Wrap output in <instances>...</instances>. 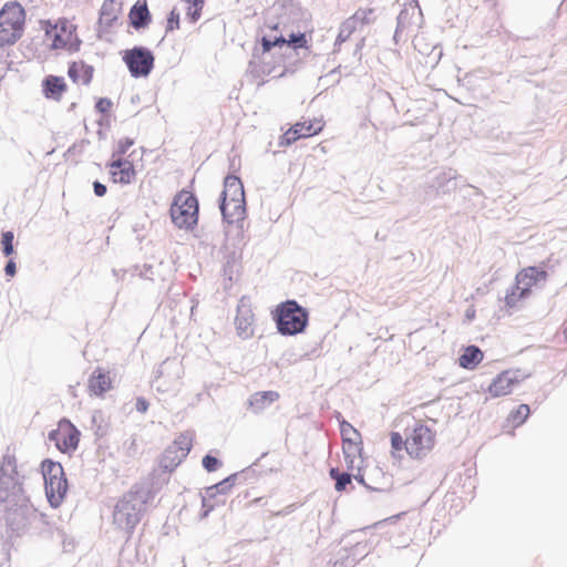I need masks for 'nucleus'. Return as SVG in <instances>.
Segmentation results:
<instances>
[{
  "mask_svg": "<svg viewBox=\"0 0 567 567\" xmlns=\"http://www.w3.org/2000/svg\"><path fill=\"white\" fill-rule=\"evenodd\" d=\"M0 508L13 536L24 535L33 523L49 525L48 515L39 513L25 494L13 454H4L0 462Z\"/></svg>",
  "mask_w": 567,
  "mask_h": 567,
  "instance_id": "obj_1",
  "label": "nucleus"
},
{
  "mask_svg": "<svg viewBox=\"0 0 567 567\" xmlns=\"http://www.w3.org/2000/svg\"><path fill=\"white\" fill-rule=\"evenodd\" d=\"M153 497L145 485H134L116 503L113 512V523L121 529L132 534L146 511V504Z\"/></svg>",
  "mask_w": 567,
  "mask_h": 567,
  "instance_id": "obj_2",
  "label": "nucleus"
},
{
  "mask_svg": "<svg viewBox=\"0 0 567 567\" xmlns=\"http://www.w3.org/2000/svg\"><path fill=\"white\" fill-rule=\"evenodd\" d=\"M274 320L281 336H296L307 328L309 312L296 300L289 299L277 306L274 311Z\"/></svg>",
  "mask_w": 567,
  "mask_h": 567,
  "instance_id": "obj_3",
  "label": "nucleus"
},
{
  "mask_svg": "<svg viewBox=\"0 0 567 567\" xmlns=\"http://www.w3.org/2000/svg\"><path fill=\"white\" fill-rule=\"evenodd\" d=\"M45 495L49 504L58 508L68 492V480L61 463L45 458L41 463Z\"/></svg>",
  "mask_w": 567,
  "mask_h": 567,
  "instance_id": "obj_4",
  "label": "nucleus"
},
{
  "mask_svg": "<svg viewBox=\"0 0 567 567\" xmlns=\"http://www.w3.org/2000/svg\"><path fill=\"white\" fill-rule=\"evenodd\" d=\"M198 210L197 197L193 193L183 189L175 195L169 213L175 226L193 229L198 221Z\"/></svg>",
  "mask_w": 567,
  "mask_h": 567,
  "instance_id": "obj_5",
  "label": "nucleus"
},
{
  "mask_svg": "<svg viewBox=\"0 0 567 567\" xmlns=\"http://www.w3.org/2000/svg\"><path fill=\"white\" fill-rule=\"evenodd\" d=\"M123 62L128 69L132 78H146L154 69L155 56L153 52L142 45H135L123 52Z\"/></svg>",
  "mask_w": 567,
  "mask_h": 567,
  "instance_id": "obj_6",
  "label": "nucleus"
},
{
  "mask_svg": "<svg viewBox=\"0 0 567 567\" xmlns=\"http://www.w3.org/2000/svg\"><path fill=\"white\" fill-rule=\"evenodd\" d=\"M435 434L426 425H416L408 436V454L414 458H421L434 446Z\"/></svg>",
  "mask_w": 567,
  "mask_h": 567,
  "instance_id": "obj_7",
  "label": "nucleus"
},
{
  "mask_svg": "<svg viewBox=\"0 0 567 567\" xmlns=\"http://www.w3.org/2000/svg\"><path fill=\"white\" fill-rule=\"evenodd\" d=\"M260 44V47L256 45L254 48L251 59L248 63V71L254 78H262L272 72V68L265 61V56L275 49V44L272 40L266 35L261 38Z\"/></svg>",
  "mask_w": 567,
  "mask_h": 567,
  "instance_id": "obj_8",
  "label": "nucleus"
},
{
  "mask_svg": "<svg viewBox=\"0 0 567 567\" xmlns=\"http://www.w3.org/2000/svg\"><path fill=\"white\" fill-rule=\"evenodd\" d=\"M548 274L545 269L530 266L520 270L515 277V288L519 289V297H527L533 286L544 285Z\"/></svg>",
  "mask_w": 567,
  "mask_h": 567,
  "instance_id": "obj_9",
  "label": "nucleus"
},
{
  "mask_svg": "<svg viewBox=\"0 0 567 567\" xmlns=\"http://www.w3.org/2000/svg\"><path fill=\"white\" fill-rule=\"evenodd\" d=\"M460 175L454 168H443L431 173L429 188L437 195H445L456 189Z\"/></svg>",
  "mask_w": 567,
  "mask_h": 567,
  "instance_id": "obj_10",
  "label": "nucleus"
},
{
  "mask_svg": "<svg viewBox=\"0 0 567 567\" xmlns=\"http://www.w3.org/2000/svg\"><path fill=\"white\" fill-rule=\"evenodd\" d=\"M219 209L224 223L228 225L236 224L237 228L243 230L246 218V202L238 199L219 200Z\"/></svg>",
  "mask_w": 567,
  "mask_h": 567,
  "instance_id": "obj_11",
  "label": "nucleus"
},
{
  "mask_svg": "<svg viewBox=\"0 0 567 567\" xmlns=\"http://www.w3.org/2000/svg\"><path fill=\"white\" fill-rule=\"evenodd\" d=\"M254 313L248 300L243 297L237 306V315L235 318L237 334L243 339H248L254 334Z\"/></svg>",
  "mask_w": 567,
  "mask_h": 567,
  "instance_id": "obj_12",
  "label": "nucleus"
},
{
  "mask_svg": "<svg viewBox=\"0 0 567 567\" xmlns=\"http://www.w3.org/2000/svg\"><path fill=\"white\" fill-rule=\"evenodd\" d=\"M0 21L2 24L9 25L11 29L17 27L23 30L25 11L19 2H8L0 10Z\"/></svg>",
  "mask_w": 567,
  "mask_h": 567,
  "instance_id": "obj_13",
  "label": "nucleus"
},
{
  "mask_svg": "<svg viewBox=\"0 0 567 567\" xmlns=\"http://www.w3.org/2000/svg\"><path fill=\"white\" fill-rule=\"evenodd\" d=\"M518 383L517 372L507 370L499 373L488 386V393L498 398L511 393L512 386Z\"/></svg>",
  "mask_w": 567,
  "mask_h": 567,
  "instance_id": "obj_14",
  "label": "nucleus"
},
{
  "mask_svg": "<svg viewBox=\"0 0 567 567\" xmlns=\"http://www.w3.org/2000/svg\"><path fill=\"white\" fill-rule=\"evenodd\" d=\"M245 200L244 185L239 177L235 175H227L224 181V189L220 194L219 200Z\"/></svg>",
  "mask_w": 567,
  "mask_h": 567,
  "instance_id": "obj_15",
  "label": "nucleus"
},
{
  "mask_svg": "<svg viewBox=\"0 0 567 567\" xmlns=\"http://www.w3.org/2000/svg\"><path fill=\"white\" fill-rule=\"evenodd\" d=\"M66 83L62 76L48 75L42 81V91L47 99L60 101L66 91Z\"/></svg>",
  "mask_w": 567,
  "mask_h": 567,
  "instance_id": "obj_16",
  "label": "nucleus"
},
{
  "mask_svg": "<svg viewBox=\"0 0 567 567\" xmlns=\"http://www.w3.org/2000/svg\"><path fill=\"white\" fill-rule=\"evenodd\" d=\"M128 18L130 24L135 30H141L148 27V24L152 21V16L147 8L146 2L141 3L140 1H137L135 4H133V7L130 10Z\"/></svg>",
  "mask_w": 567,
  "mask_h": 567,
  "instance_id": "obj_17",
  "label": "nucleus"
},
{
  "mask_svg": "<svg viewBox=\"0 0 567 567\" xmlns=\"http://www.w3.org/2000/svg\"><path fill=\"white\" fill-rule=\"evenodd\" d=\"M87 388L91 394L102 396L111 389V379L103 369L97 368L89 378Z\"/></svg>",
  "mask_w": 567,
  "mask_h": 567,
  "instance_id": "obj_18",
  "label": "nucleus"
},
{
  "mask_svg": "<svg viewBox=\"0 0 567 567\" xmlns=\"http://www.w3.org/2000/svg\"><path fill=\"white\" fill-rule=\"evenodd\" d=\"M63 425L65 426V430L63 431L62 440L60 443V452L70 453L78 449L81 432L66 419H63Z\"/></svg>",
  "mask_w": 567,
  "mask_h": 567,
  "instance_id": "obj_19",
  "label": "nucleus"
},
{
  "mask_svg": "<svg viewBox=\"0 0 567 567\" xmlns=\"http://www.w3.org/2000/svg\"><path fill=\"white\" fill-rule=\"evenodd\" d=\"M94 68L92 65L86 64L83 61L71 62L68 69L69 78L78 83L80 80L82 84L89 85L93 79Z\"/></svg>",
  "mask_w": 567,
  "mask_h": 567,
  "instance_id": "obj_20",
  "label": "nucleus"
},
{
  "mask_svg": "<svg viewBox=\"0 0 567 567\" xmlns=\"http://www.w3.org/2000/svg\"><path fill=\"white\" fill-rule=\"evenodd\" d=\"M322 126L309 121L307 133H300L299 128H295L291 126L287 132H285L281 137L279 145L280 146H289L295 143L299 138L310 137L321 131Z\"/></svg>",
  "mask_w": 567,
  "mask_h": 567,
  "instance_id": "obj_21",
  "label": "nucleus"
},
{
  "mask_svg": "<svg viewBox=\"0 0 567 567\" xmlns=\"http://www.w3.org/2000/svg\"><path fill=\"white\" fill-rule=\"evenodd\" d=\"M117 9L114 0H104L100 9L99 25L103 31H107L117 20Z\"/></svg>",
  "mask_w": 567,
  "mask_h": 567,
  "instance_id": "obj_22",
  "label": "nucleus"
},
{
  "mask_svg": "<svg viewBox=\"0 0 567 567\" xmlns=\"http://www.w3.org/2000/svg\"><path fill=\"white\" fill-rule=\"evenodd\" d=\"M483 351L477 346H467L458 358L460 367L473 370L483 360Z\"/></svg>",
  "mask_w": 567,
  "mask_h": 567,
  "instance_id": "obj_23",
  "label": "nucleus"
},
{
  "mask_svg": "<svg viewBox=\"0 0 567 567\" xmlns=\"http://www.w3.org/2000/svg\"><path fill=\"white\" fill-rule=\"evenodd\" d=\"M279 394L276 391H262L254 393L248 402L249 406L254 410L255 413H259L278 400Z\"/></svg>",
  "mask_w": 567,
  "mask_h": 567,
  "instance_id": "obj_24",
  "label": "nucleus"
},
{
  "mask_svg": "<svg viewBox=\"0 0 567 567\" xmlns=\"http://www.w3.org/2000/svg\"><path fill=\"white\" fill-rule=\"evenodd\" d=\"M184 458H186L184 454L181 452L177 453L167 446L161 456L159 466L165 471L172 472L183 462Z\"/></svg>",
  "mask_w": 567,
  "mask_h": 567,
  "instance_id": "obj_25",
  "label": "nucleus"
},
{
  "mask_svg": "<svg viewBox=\"0 0 567 567\" xmlns=\"http://www.w3.org/2000/svg\"><path fill=\"white\" fill-rule=\"evenodd\" d=\"M44 32L45 38L51 40L52 49L56 50L66 48L70 40L59 33L56 31V25H52L51 21H44Z\"/></svg>",
  "mask_w": 567,
  "mask_h": 567,
  "instance_id": "obj_26",
  "label": "nucleus"
},
{
  "mask_svg": "<svg viewBox=\"0 0 567 567\" xmlns=\"http://www.w3.org/2000/svg\"><path fill=\"white\" fill-rule=\"evenodd\" d=\"M110 174L114 183L123 185L131 184L136 177V171L132 162L117 171H110Z\"/></svg>",
  "mask_w": 567,
  "mask_h": 567,
  "instance_id": "obj_27",
  "label": "nucleus"
},
{
  "mask_svg": "<svg viewBox=\"0 0 567 567\" xmlns=\"http://www.w3.org/2000/svg\"><path fill=\"white\" fill-rule=\"evenodd\" d=\"M22 32L21 28L11 29L0 21V47L14 44L21 38Z\"/></svg>",
  "mask_w": 567,
  "mask_h": 567,
  "instance_id": "obj_28",
  "label": "nucleus"
},
{
  "mask_svg": "<svg viewBox=\"0 0 567 567\" xmlns=\"http://www.w3.org/2000/svg\"><path fill=\"white\" fill-rule=\"evenodd\" d=\"M329 476L336 482L334 488L337 492H343L348 485H351L352 474L349 472H340L338 467L329 470Z\"/></svg>",
  "mask_w": 567,
  "mask_h": 567,
  "instance_id": "obj_29",
  "label": "nucleus"
},
{
  "mask_svg": "<svg viewBox=\"0 0 567 567\" xmlns=\"http://www.w3.org/2000/svg\"><path fill=\"white\" fill-rule=\"evenodd\" d=\"M192 446H193L192 435L188 433H183V434L178 435L168 447H171L173 451H175L177 453L181 452L182 454L187 456L192 450Z\"/></svg>",
  "mask_w": 567,
  "mask_h": 567,
  "instance_id": "obj_30",
  "label": "nucleus"
},
{
  "mask_svg": "<svg viewBox=\"0 0 567 567\" xmlns=\"http://www.w3.org/2000/svg\"><path fill=\"white\" fill-rule=\"evenodd\" d=\"M350 19L359 25H368L374 22V9L368 8V9H358Z\"/></svg>",
  "mask_w": 567,
  "mask_h": 567,
  "instance_id": "obj_31",
  "label": "nucleus"
},
{
  "mask_svg": "<svg viewBox=\"0 0 567 567\" xmlns=\"http://www.w3.org/2000/svg\"><path fill=\"white\" fill-rule=\"evenodd\" d=\"M357 24L350 18L344 20L340 25L334 45H340L341 43L346 42L357 30Z\"/></svg>",
  "mask_w": 567,
  "mask_h": 567,
  "instance_id": "obj_32",
  "label": "nucleus"
},
{
  "mask_svg": "<svg viewBox=\"0 0 567 567\" xmlns=\"http://www.w3.org/2000/svg\"><path fill=\"white\" fill-rule=\"evenodd\" d=\"M342 443H343L342 450H343L344 458L361 456V451H362L361 439L360 440L348 439V440H346V442H342Z\"/></svg>",
  "mask_w": 567,
  "mask_h": 567,
  "instance_id": "obj_33",
  "label": "nucleus"
},
{
  "mask_svg": "<svg viewBox=\"0 0 567 567\" xmlns=\"http://www.w3.org/2000/svg\"><path fill=\"white\" fill-rule=\"evenodd\" d=\"M244 476V471L239 473H234L228 477L221 480L216 484V489H218L220 495L227 494L231 487Z\"/></svg>",
  "mask_w": 567,
  "mask_h": 567,
  "instance_id": "obj_34",
  "label": "nucleus"
},
{
  "mask_svg": "<svg viewBox=\"0 0 567 567\" xmlns=\"http://www.w3.org/2000/svg\"><path fill=\"white\" fill-rule=\"evenodd\" d=\"M14 234L11 230L2 231L1 234V250L4 257H10L14 254Z\"/></svg>",
  "mask_w": 567,
  "mask_h": 567,
  "instance_id": "obj_35",
  "label": "nucleus"
},
{
  "mask_svg": "<svg viewBox=\"0 0 567 567\" xmlns=\"http://www.w3.org/2000/svg\"><path fill=\"white\" fill-rule=\"evenodd\" d=\"M415 14L414 8H403L398 18H396V27L399 30H406L411 25L412 17Z\"/></svg>",
  "mask_w": 567,
  "mask_h": 567,
  "instance_id": "obj_36",
  "label": "nucleus"
},
{
  "mask_svg": "<svg viewBox=\"0 0 567 567\" xmlns=\"http://www.w3.org/2000/svg\"><path fill=\"white\" fill-rule=\"evenodd\" d=\"M203 7L204 0H192V3L188 4L186 16L190 23H195L199 20Z\"/></svg>",
  "mask_w": 567,
  "mask_h": 567,
  "instance_id": "obj_37",
  "label": "nucleus"
},
{
  "mask_svg": "<svg viewBox=\"0 0 567 567\" xmlns=\"http://www.w3.org/2000/svg\"><path fill=\"white\" fill-rule=\"evenodd\" d=\"M340 433H341L342 442H346V440H348V439H352V440L361 439V434L359 433V431L357 429H354L352 426V424L346 420H342L340 422Z\"/></svg>",
  "mask_w": 567,
  "mask_h": 567,
  "instance_id": "obj_38",
  "label": "nucleus"
},
{
  "mask_svg": "<svg viewBox=\"0 0 567 567\" xmlns=\"http://www.w3.org/2000/svg\"><path fill=\"white\" fill-rule=\"evenodd\" d=\"M52 25H56V31L66 39L70 40L73 38L75 27L72 23H70L66 19H60L58 22L52 23Z\"/></svg>",
  "mask_w": 567,
  "mask_h": 567,
  "instance_id": "obj_39",
  "label": "nucleus"
},
{
  "mask_svg": "<svg viewBox=\"0 0 567 567\" xmlns=\"http://www.w3.org/2000/svg\"><path fill=\"white\" fill-rule=\"evenodd\" d=\"M131 274L132 276H138L143 279H147V280H153V276H154V268L152 265H148V264H145L143 265V267L141 268L140 266H134L131 268Z\"/></svg>",
  "mask_w": 567,
  "mask_h": 567,
  "instance_id": "obj_40",
  "label": "nucleus"
},
{
  "mask_svg": "<svg viewBox=\"0 0 567 567\" xmlns=\"http://www.w3.org/2000/svg\"><path fill=\"white\" fill-rule=\"evenodd\" d=\"M287 49H301L307 47L306 34L298 32L289 35Z\"/></svg>",
  "mask_w": 567,
  "mask_h": 567,
  "instance_id": "obj_41",
  "label": "nucleus"
},
{
  "mask_svg": "<svg viewBox=\"0 0 567 567\" xmlns=\"http://www.w3.org/2000/svg\"><path fill=\"white\" fill-rule=\"evenodd\" d=\"M530 413L529 405L520 404L515 412L511 414L513 421L519 425L523 424Z\"/></svg>",
  "mask_w": 567,
  "mask_h": 567,
  "instance_id": "obj_42",
  "label": "nucleus"
},
{
  "mask_svg": "<svg viewBox=\"0 0 567 567\" xmlns=\"http://www.w3.org/2000/svg\"><path fill=\"white\" fill-rule=\"evenodd\" d=\"M202 465L207 472L212 473L221 466V461L212 454H206L202 460Z\"/></svg>",
  "mask_w": 567,
  "mask_h": 567,
  "instance_id": "obj_43",
  "label": "nucleus"
},
{
  "mask_svg": "<svg viewBox=\"0 0 567 567\" xmlns=\"http://www.w3.org/2000/svg\"><path fill=\"white\" fill-rule=\"evenodd\" d=\"M523 298L524 297H519V289L515 288V285H514L509 289H507L504 300H505V305L508 308H514V307H516L517 301Z\"/></svg>",
  "mask_w": 567,
  "mask_h": 567,
  "instance_id": "obj_44",
  "label": "nucleus"
},
{
  "mask_svg": "<svg viewBox=\"0 0 567 567\" xmlns=\"http://www.w3.org/2000/svg\"><path fill=\"white\" fill-rule=\"evenodd\" d=\"M65 430V426L63 425V419L59 422V427L55 430H51L48 434V439L50 442H53L56 446V449L60 451L61 449V440L63 435V431Z\"/></svg>",
  "mask_w": 567,
  "mask_h": 567,
  "instance_id": "obj_45",
  "label": "nucleus"
},
{
  "mask_svg": "<svg viewBox=\"0 0 567 567\" xmlns=\"http://www.w3.org/2000/svg\"><path fill=\"white\" fill-rule=\"evenodd\" d=\"M391 446L393 449V451H402L403 449H405V451L408 452V437L405 440H403L402 435L398 432H392L391 433Z\"/></svg>",
  "mask_w": 567,
  "mask_h": 567,
  "instance_id": "obj_46",
  "label": "nucleus"
},
{
  "mask_svg": "<svg viewBox=\"0 0 567 567\" xmlns=\"http://www.w3.org/2000/svg\"><path fill=\"white\" fill-rule=\"evenodd\" d=\"M134 144V140L131 137H123L118 141L116 150L113 152L112 157L124 155L128 148Z\"/></svg>",
  "mask_w": 567,
  "mask_h": 567,
  "instance_id": "obj_47",
  "label": "nucleus"
},
{
  "mask_svg": "<svg viewBox=\"0 0 567 567\" xmlns=\"http://www.w3.org/2000/svg\"><path fill=\"white\" fill-rule=\"evenodd\" d=\"M179 28V12L173 9L167 18L166 32L173 31Z\"/></svg>",
  "mask_w": 567,
  "mask_h": 567,
  "instance_id": "obj_48",
  "label": "nucleus"
},
{
  "mask_svg": "<svg viewBox=\"0 0 567 567\" xmlns=\"http://www.w3.org/2000/svg\"><path fill=\"white\" fill-rule=\"evenodd\" d=\"M112 101L109 97H100L95 103V109L99 113L106 114L112 109Z\"/></svg>",
  "mask_w": 567,
  "mask_h": 567,
  "instance_id": "obj_49",
  "label": "nucleus"
},
{
  "mask_svg": "<svg viewBox=\"0 0 567 567\" xmlns=\"http://www.w3.org/2000/svg\"><path fill=\"white\" fill-rule=\"evenodd\" d=\"M41 524V530H40V534L43 536V537H52L53 536V533L56 532L60 536L63 535L62 530L58 527H53L52 524L49 522V525L48 524H43V523H40Z\"/></svg>",
  "mask_w": 567,
  "mask_h": 567,
  "instance_id": "obj_50",
  "label": "nucleus"
},
{
  "mask_svg": "<svg viewBox=\"0 0 567 567\" xmlns=\"http://www.w3.org/2000/svg\"><path fill=\"white\" fill-rule=\"evenodd\" d=\"M217 503H210L209 499H207V497H202V513H200V518H206L209 513L215 508V505Z\"/></svg>",
  "mask_w": 567,
  "mask_h": 567,
  "instance_id": "obj_51",
  "label": "nucleus"
},
{
  "mask_svg": "<svg viewBox=\"0 0 567 567\" xmlns=\"http://www.w3.org/2000/svg\"><path fill=\"white\" fill-rule=\"evenodd\" d=\"M126 453L128 456H135L138 454L137 440L135 436H131L127 442H125Z\"/></svg>",
  "mask_w": 567,
  "mask_h": 567,
  "instance_id": "obj_52",
  "label": "nucleus"
},
{
  "mask_svg": "<svg viewBox=\"0 0 567 567\" xmlns=\"http://www.w3.org/2000/svg\"><path fill=\"white\" fill-rule=\"evenodd\" d=\"M81 43L82 41L79 39V37L76 35V33L74 32L73 33V38L70 39L68 45H66V50L71 53L73 52H78L80 50V47H81Z\"/></svg>",
  "mask_w": 567,
  "mask_h": 567,
  "instance_id": "obj_53",
  "label": "nucleus"
},
{
  "mask_svg": "<svg viewBox=\"0 0 567 567\" xmlns=\"http://www.w3.org/2000/svg\"><path fill=\"white\" fill-rule=\"evenodd\" d=\"M352 478H354L359 484L363 485L365 488H368L370 491H377V492L383 491L382 488L372 487V486L368 485L364 481V475L361 473L360 468L358 470V473L352 474Z\"/></svg>",
  "mask_w": 567,
  "mask_h": 567,
  "instance_id": "obj_54",
  "label": "nucleus"
},
{
  "mask_svg": "<svg viewBox=\"0 0 567 567\" xmlns=\"http://www.w3.org/2000/svg\"><path fill=\"white\" fill-rule=\"evenodd\" d=\"M128 163H131V161L124 159L121 156H117V158H114L111 163H109L107 166L111 168V171H117L121 167H124L125 165H127Z\"/></svg>",
  "mask_w": 567,
  "mask_h": 567,
  "instance_id": "obj_55",
  "label": "nucleus"
},
{
  "mask_svg": "<svg viewBox=\"0 0 567 567\" xmlns=\"http://www.w3.org/2000/svg\"><path fill=\"white\" fill-rule=\"evenodd\" d=\"M150 403L148 401L143 398L138 396L135 402V410L140 413H145L148 410Z\"/></svg>",
  "mask_w": 567,
  "mask_h": 567,
  "instance_id": "obj_56",
  "label": "nucleus"
},
{
  "mask_svg": "<svg viewBox=\"0 0 567 567\" xmlns=\"http://www.w3.org/2000/svg\"><path fill=\"white\" fill-rule=\"evenodd\" d=\"M93 192H94L95 196L103 197L107 192V187L103 183H101L99 181H94L93 182Z\"/></svg>",
  "mask_w": 567,
  "mask_h": 567,
  "instance_id": "obj_57",
  "label": "nucleus"
},
{
  "mask_svg": "<svg viewBox=\"0 0 567 567\" xmlns=\"http://www.w3.org/2000/svg\"><path fill=\"white\" fill-rule=\"evenodd\" d=\"M4 274L9 277H13L17 274L16 261L10 258L4 266Z\"/></svg>",
  "mask_w": 567,
  "mask_h": 567,
  "instance_id": "obj_58",
  "label": "nucleus"
},
{
  "mask_svg": "<svg viewBox=\"0 0 567 567\" xmlns=\"http://www.w3.org/2000/svg\"><path fill=\"white\" fill-rule=\"evenodd\" d=\"M217 495H220L218 489H216V484L208 486L205 488V495L203 497H207V499H215Z\"/></svg>",
  "mask_w": 567,
  "mask_h": 567,
  "instance_id": "obj_59",
  "label": "nucleus"
},
{
  "mask_svg": "<svg viewBox=\"0 0 567 567\" xmlns=\"http://www.w3.org/2000/svg\"><path fill=\"white\" fill-rule=\"evenodd\" d=\"M272 43L275 44V48H278L280 50L284 48L287 49V45H288V41L284 35L275 37V39L272 40Z\"/></svg>",
  "mask_w": 567,
  "mask_h": 567,
  "instance_id": "obj_60",
  "label": "nucleus"
},
{
  "mask_svg": "<svg viewBox=\"0 0 567 567\" xmlns=\"http://www.w3.org/2000/svg\"><path fill=\"white\" fill-rule=\"evenodd\" d=\"M355 458L357 457H349V458H344V462L347 464V468L352 471L354 470L355 467L359 470L360 467L357 466L354 463H355Z\"/></svg>",
  "mask_w": 567,
  "mask_h": 567,
  "instance_id": "obj_61",
  "label": "nucleus"
},
{
  "mask_svg": "<svg viewBox=\"0 0 567 567\" xmlns=\"http://www.w3.org/2000/svg\"><path fill=\"white\" fill-rule=\"evenodd\" d=\"M309 122L296 123L295 128H299L300 133H307Z\"/></svg>",
  "mask_w": 567,
  "mask_h": 567,
  "instance_id": "obj_62",
  "label": "nucleus"
},
{
  "mask_svg": "<svg viewBox=\"0 0 567 567\" xmlns=\"http://www.w3.org/2000/svg\"><path fill=\"white\" fill-rule=\"evenodd\" d=\"M405 30H399L398 27L395 28L394 34H393V41L395 44H399L401 40V35Z\"/></svg>",
  "mask_w": 567,
  "mask_h": 567,
  "instance_id": "obj_63",
  "label": "nucleus"
},
{
  "mask_svg": "<svg viewBox=\"0 0 567 567\" xmlns=\"http://www.w3.org/2000/svg\"><path fill=\"white\" fill-rule=\"evenodd\" d=\"M332 567H349L348 561L337 560Z\"/></svg>",
  "mask_w": 567,
  "mask_h": 567,
  "instance_id": "obj_64",
  "label": "nucleus"
}]
</instances>
